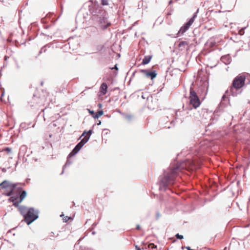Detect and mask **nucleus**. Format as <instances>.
<instances>
[{"label":"nucleus","mask_w":250,"mask_h":250,"mask_svg":"<svg viewBox=\"0 0 250 250\" xmlns=\"http://www.w3.org/2000/svg\"><path fill=\"white\" fill-rule=\"evenodd\" d=\"M188 159L185 160L175 166L170 165L167 170H164L163 177H160L159 190H166L170 189L169 186L175 183L176 178L180 171L187 169Z\"/></svg>","instance_id":"obj_1"},{"label":"nucleus","mask_w":250,"mask_h":250,"mask_svg":"<svg viewBox=\"0 0 250 250\" xmlns=\"http://www.w3.org/2000/svg\"><path fill=\"white\" fill-rule=\"evenodd\" d=\"M93 12L92 20L94 24L99 25L103 30H105L111 23L107 21V13L102 7L95 4L94 9H91Z\"/></svg>","instance_id":"obj_2"},{"label":"nucleus","mask_w":250,"mask_h":250,"mask_svg":"<svg viewBox=\"0 0 250 250\" xmlns=\"http://www.w3.org/2000/svg\"><path fill=\"white\" fill-rule=\"evenodd\" d=\"M245 81L246 77L245 75H238L232 81L229 92L227 90L226 93L229 94L230 93V94L233 97L237 96L238 94L241 93L242 90H241V88L244 86Z\"/></svg>","instance_id":"obj_3"},{"label":"nucleus","mask_w":250,"mask_h":250,"mask_svg":"<svg viewBox=\"0 0 250 250\" xmlns=\"http://www.w3.org/2000/svg\"><path fill=\"white\" fill-rule=\"evenodd\" d=\"M164 122H166L164 128H170L172 126H175V120L177 119V111L172 108L164 109Z\"/></svg>","instance_id":"obj_4"},{"label":"nucleus","mask_w":250,"mask_h":250,"mask_svg":"<svg viewBox=\"0 0 250 250\" xmlns=\"http://www.w3.org/2000/svg\"><path fill=\"white\" fill-rule=\"evenodd\" d=\"M95 4H94L91 1H89L85 3L83 7L80 11L79 15L76 17V20L80 16L81 14L83 15V21H86L88 20L92 19L93 13H92L91 9H94Z\"/></svg>","instance_id":"obj_5"},{"label":"nucleus","mask_w":250,"mask_h":250,"mask_svg":"<svg viewBox=\"0 0 250 250\" xmlns=\"http://www.w3.org/2000/svg\"><path fill=\"white\" fill-rule=\"evenodd\" d=\"M40 211L34 208H29L27 214L24 216V220L28 225H29L39 218Z\"/></svg>","instance_id":"obj_6"},{"label":"nucleus","mask_w":250,"mask_h":250,"mask_svg":"<svg viewBox=\"0 0 250 250\" xmlns=\"http://www.w3.org/2000/svg\"><path fill=\"white\" fill-rule=\"evenodd\" d=\"M193 83L192 82L190 87V92L188 99H189L190 104L194 108L196 109L200 105L201 102L196 92L193 90Z\"/></svg>","instance_id":"obj_7"},{"label":"nucleus","mask_w":250,"mask_h":250,"mask_svg":"<svg viewBox=\"0 0 250 250\" xmlns=\"http://www.w3.org/2000/svg\"><path fill=\"white\" fill-rule=\"evenodd\" d=\"M88 141V138L82 139L79 142L71 152L68 154V157H73L81 149V148Z\"/></svg>","instance_id":"obj_8"},{"label":"nucleus","mask_w":250,"mask_h":250,"mask_svg":"<svg viewBox=\"0 0 250 250\" xmlns=\"http://www.w3.org/2000/svg\"><path fill=\"white\" fill-rule=\"evenodd\" d=\"M138 72L144 75L147 78H150L151 80H153L157 76V73L155 70L150 71L148 69H140Z\"/></svg>","instance_id":"obj_9"},{"label":"nucleus","mask_w":250,"mask_h":250,"mask_svg":"<svg viewBox=\"0 0 250 250\" xmlns=\"http://www.w3.org/2000/svg\"><path fill=\"white\" fill-rule=\"evenodd\" d=\"M19 195H20V200H19L18 202H12L13 205L18 208L19 209V207L21 206L19 205V204L21 203L22 200L24 199V198L26 197L27 195L26 191L25 190H22L21 192H19Z\"/></svg>","instance_id":"obj_10"},{"label":"nucleus","mask_w":250,"mask_h":250,"mask_svg":"<svg viewBox=\"0 0 250 250\" xmlns=\"http://www.w3.org/2000/svg\"><path fill=\"white\" fill-rule=\"evenodd\" d=\"M16 185L17 187V184L12 183L9 181L4 180L0 184V187L3 189H10L12 188V186Z\"/></svg>","instance_id":"obj_11"},{"label":"nucleus","mask_w":250,"mask_h":250,"mask_svg":"<svg viewBox=\"0 0 250 250\" xmlns=\"http://www.w3.org/2000/svg\"><path fill=\"white\" fill-rule=\"evenodd\" d=\"M188 30V21L185 22L183 26H182L178 33L175 36L170 35L171 37L176 38L182 35Z\"/></svg>","instance_id":"obj_12"},{"label":"nucleus","mask_w":250,"mask_h":250,"mask_svg":"<svg viewBox=\"0 0 250 250\" xmlns=\"http://www.w3.org/2000/svg\"><path fill=\"white\" fill-rule=\"evenodd\" d=\"M199 9L198 8L196 12H195L192 15V17L188 20V28L194 22L195 19L197 18V14L199 12Z\"/></svg>","instance_id":"obj_13"},{"label":"nucleus","mask_w":250,"mask_h":250,"mask_svg":"<svg viewBox=\"0 0 250 250\" xmlns=\"http://www.w3.org/2000/svg\"><path fill=\"white\" fill-rule=\"evenodd\" d=\"M221 61L226 65H228L231 62V59L229 55H225L221 58Z\"/></svg>","instance_id":"obj_14"},{"label":"nucleus","mask_w":250,"mask_h":250,"mask_svg":"<svg viewBox=\"0 0 250 250\" xmlns=\"http://www.w3.org/2000/svg\"><path fill=\"white\" fill-rule=\"evenodd\" d=\"M93 133V130L92 129H90L88 131L84 130L81 136L79 137V139H80L83 136L84 137L83 139H85L88 138V140H89L90 136Z\"/></svg>","instance_id":"obj_15"},{"label":"nucleus","mask_w":250,"mask_h":250,"mask_svg":"<svg viewBox=\"0 0 250 250\" xmlns=\"http://www.w3.org/2000/svg\"><path fill=\"white\" fill-rule=\"evenodd\" d=\"M29 208L24 206H21L19 207V211L21 214L23 216L24 218V216H25L27 214V211L28 210Z\"/></svg>","instance_id":"obj_16"},{"label":"nucleus","mask_w":250,"mask_h":250,"mask_svg":"<svg viewBox=\"0 0 250 250\" xmlns=\"http://www.w3.org/2000/svg\"><path fill=\"white\" fill-rule=\"evenodd\" d=\"M221 109H220V107L218 106L216 109V110H215L214 112V118H212V123L214 124V121H215V122H216L218 120V117H219L220 115V113H221Z\"/></svg>","instance_id":"obj_17"},{"label":"nucleus","mask_w":250,"mask_h":250,"mask_svg":"<svg viewBox=\"0 0 250 250\" xmlns=\"http://www.w3.org/2000/svg\"><path fill=\"white\" fill-rule=\"evenodd\" d=\"M16 188V185L12 186V188L6 189L5 192L3 194L7 196H12L14 190Z\"/></svg>","instance_id":"obj_18"},{"label":"nucleus","mask_w":250,"mask_h":250,"mask_svg":"<svg viewBox=\"0 0 250 250\" xmlns=\"http://www.w3.org/2000/svg\"><path fill=\"white\" fill-rule=\"evenodd\" d=\"M40 101H41V100L39 98L36 97L35 95H34V97L32 98V100L30 102V103H31L30 106H36V105L32 104V103L34 104L35 102H36V104L38 105L42 104V103H41Z\"/></svg>","instance_id":"obj_19"},{"label":"nucleus","mask_w":250,"mask_h":250,"mask_svg":"<svg viewBox=\"0 0 250 250\" xmlns=\"http://www.w3.org/2000/svg\"><path fill=\"white\" fill-rule=\"evenodd\" d=\"M107 85L105 83H102L100 86V92L103 95H105L107 92Z\"/></svg>","instance_id":"obj_20"},{"label":"nucleus","mask_w":250,"mask_h":250,"mask_svg":"<svg viewBox=\"0 0 250 250\" xmlns=\"http://www.w3.org/2000/svg\"><path fill=\"white\" fill-rule=\"evenodd\" d=\"M151 58L152 56L151 55L145 56L143 59L142 64L144 65L148 64L150 62Z\"/></svg>","instance_id":"obj_21"},{"label":"nucleus","mask_w":250,"mask_h":250,"mask_svg":"<svg viewBox=\"0 0 250 250\" xmlns=\"http://www.w3.org/2000/svg\"><path fill=\"white\" fill-rule=\"evenodd\" d=\"M188 45V42L186 41H181L179 42L178 44V47L179 49L181 50H183L185 48V46Z\"/></svg>","instance_id":"obj_22"},{"label":"nucleus","mask_w":250,"mask_h":250,"mask_svg":"<svg viewBox=\"0 0 250 250\" xmlns=\"http://www.w3.org/2000/svg\"><path fill=\"white\" fill-rule=\"evenodd\" d=\"M19 200H20V195L19 194L12 196L9 199V200L11 202H18Z\"/></svg>","instance_id":"obj_23"},{"label":"nucleus","mask_w":250,"mask_h":250,"mask_svg":"<svg viewBox=\"0 0 250 250\" xmlns=\"http://www.w3.org/2000/svg\"><path fill=\"white\" fill-rule=\"evenodd\" d=\"M103 114L104 111L102 110H99L96 114H94V115L93 116V117L94 119H98Z\"/></svg>","instance_id":"obj_24"},{"label":"nucleus","mask_w":250,"mask_h":250,"mask_svg":"<svg viewBox=\"0 0 250 250\" xmlns=\"http://www.w3.org/2000/svg\"><path fill=\"white\" fill-rule=\"evenodd\" d=\"M121 114L123 115L124 118L128 121L130 122L132 119V116L131 114H125L124 113L120 112Z\"/></svg>","instance_id":"obj_25"},{"label":"nucleus","mask_w":250,"mask_h":250,"mask_svg":"<svg viewBox=\"0 0 250 250\" xmlns=\"http://www.w3.org/2000/svg\"><path fill=\"white\" fill-rule=\"evenodd\" d=\"M70 157H67V161L66 162V163L65 164V165L63 166V170L62 171V172L61 173V174H62L63 173V169L65 167L70 166L72 163V162L70 161H69V158H70Z\"/></svg>","instance_id":"obj_26"},{"label":"nucleus","mask_w":250,"mask_h":250,"mask_svg":"<svg viewBox=\"0 0 250 250\" xmlns=\"http://www.w3.org/2000/svg\"><path fill=\"white\" fill-rule=\"evenodd\" d=\"M182 101L184 103H185L186 104H188V100L187 99L186 93L184 95V97L182 99Z\"/></svg>","instance_id":"obj_27"},{"label":"nucleus","mask_w":250,"mask_h":250,"mask_svg":"<svg viewBox=\"0 0 250 250\" xmlns=\"http://www.w3.org/2000/svg\"><path fill=\"white\" fill-rule=\"evenodd\" d=\"M101 4L103 5H107L108 4V2L107 0H101Z\"/></svg>","instance_id":"obj_28"},{"label":"nucleus","mask_w":250,"mask_h":250,"mask_svg":"<svg viewBox=\"0 0 250 250\" xmlns=\"http://www.w3.org/2000/svg\"><path fill=\"white\" fill-rule=\"evenodd\" d=\"M175 237L178 239H182L184 238V236L182 235H180L179 233H177L175 235Z\"/></svg>","instance_id":"obj_29"},{"label":"nucleus","mask_w":250,"mask_h":250,"mask_svg":"<svg viewBox=\"0 0 250 250\" xmlns=\"http://www.w3.org/2000/svg\"><path fill=\"white\" fill-rule=\"evenodd\" d=\"M48 46V45H45L44 46H43L41 49L43 50V52H45L46 51V47Z\"/></svg>","instance_id":"obj_30"},{"label":"nucleus","mask_w":250,"mask_h":250,"mask_svg":"<svg viewBox=\"0 0 250 250\" xmlns=\"http://www.w3.org/2000/svg\"><path fill=\"white\" fill-rule=\"evenodd\" d=\"M160 216H161L160 213L159 212H157L156 213V219L157 220H158L160 218Z\"/></svg>","instance_id":"obj_31"},{"label":"nucleus","mask_w":250,"mask_h":250,"mask_svg":"<svg viewBox=\"0 0 250 250\" xmlns=\"http://www.w3.org/2000/svg\"><path fill=\"white\" fill-rule=\"evenodd\" d=\"M89 113L92 115V116L94 115L95 112L93 110H90V109H88Z\"/></svg>","instance_id":"obj_32"},{"label":"nucleus","mask_w":250,"mask_h":250,"mask_svg":"<svg viewBox=\"0 0 250 250\" xmlns=\"http://www.w3.org/2000/svg\"><path fill=\"white\" fill-rule=\"evenodd\" d=\"M69 219H70V217L66 216L65 219H63V221L66 222Z\"/></svg>","instance_id":"obj_33"},{"label":"nucleus","mask_w":250,"mask_h":250,"mask_svg":"<svg viewBox=\"0 0 250 250\" xmlns=\"http://www.w3.org/2000/svg\"><path fill=\"white\" fill-rule=\"evenodd\" d=\"M188 172L189 171V166L192 164V162L190 160V159L188 158Z\"/></svg>","instance_id":"obj_34"},{"label":"nucleus","mask_w":250,"mask_h":250,"mask_svg":"<svg viewBox=\"0 0 250 250\" xmlns=\"http://www.w3.org/2000/svg\"><path fill=\"white\" fill-rule=\"evenodd\" d=\"M135 249H136V250H141V248L139 247H138L137 245L135 246Z\"/></svg>","instance_id":"obj_35"},{"label":"nucleus","mask_w":250,"mask_h":250,"mask_svg":"<svg viewBox=\"0 0 250 250\" xmlns=\"http://www.w3.org/2000/svg\"><path fill=\"white\" fill-rule=\"evenodd\" d=\"M239 34L240 35H243L244 34V31L241 30V31H239Z\"/></svg>","instance_id":"obj_36"},{"label":"nucleus","mask_w":250,"mask_h":250,"mask_svg":"<svg viewBox=\"0 0 250 250\" xmlns=\"http://www.w3.org/2000/svg\"><path fill=\"white\" fill-rule=\"evenodd\" d=\"M97 224H98V223H96V222L94 223L92 225L93 227H96L97 226Z\"/></svg>","instance_id":"obj_37"},{"label":"nucleus","mask_w":250,"mask_h":250,"mask_svg":"<svg viewBox=\"0 0 250 250\" xmlns=\"http://www.w3.org/2000/svg\"><path fill=\"white\" fill-rule=\"evenodd\" d=\"M5 150H7L8 152L11 151V149L10 148H9V147L6 148Z\"/></svg>","instance_id":"obj_38"},{"label":"nucleus","mask_w":250,"mask_h":250,"mask_svg":"<svg viewBox=\"0 0 250 250\" xmlns=\"http://www.w3.org/2000/svg\"><path fill=\"white\" fill-rule=\"evenodd\" d=\"M226 98V95H224L222 97V100H224V99Z\"/></svg>","instance_id":"obj_39"},{"label":"nucleus","mask_w":250,"mask_h":250,"mask_svg":"<svg viewBox=\"0 0 250 250\" xmlns=\"http://www.w3.org/2000/svg\"><path fill=\"white\" fill-rule=\"evenodd\" d=\"M151 245H152V248H156L157 247V246L154 245L153 244H151Z\"/></svg>","instance_id":"obj_40"},{"label":"nucleus","mask_w":250,"mask_h":250,"mask_svg":"<svg viewBox=\"0 0 250 250\" xmlns=\"http://www.w3.org/2000/svg\"><path fill=\"white\" fill-rule=\"evenodd\" d=\"M43 52V50L42 49H41L39 53V55L42 53Z\"/></svg>","instance_id":"obj_41"},{"label":"nucleus","mask_w":250,"mask_h":250,"mask_svg":"<svg viewBox=\"0 0 250 250\" xmlns=\"http://www.w3.org/2000/svg\"><path fill=\"white\" fill-rule=\"evenodd\" d=\"M115 68H116L117 70H118V67H117V65H116L114 67H113L112 69H115Z\"/></svg>","instance_id":"obj_42"},{"label":"nucleus","mask_w":250,"mask_h":250,"mask_svg":"<svg viewBox=\"0 0 250 250\" xmlns=\"http://www.w3.org/2000/svg\"><path fill=\"white\" fill-rule=\"evenodd\" d=\"M101 124V121H99V122L97 123L98 125H100Z\"/></svg>","instance_id":"obj_43"},{"label":"nucleus","mask_w":250,"mask_h":250,"mask_svg":"<svg viewBox=\"0 0 250 250\" xmlns=\"http://www.w3.org/2000/svg\"><path fill=\"white\" fill-rule=\"evenodd\" d=\"M140 226H139V225H138L136 226V229H140Z\"/></svg>","instance_id":"obj_44"},{"label":"nucleus","mask_w":250,"mask_h":250,"mask_svg":"<svg viewBox=\"0 0 250 250\" xmlns=\"http://www.w3.org/2000/svg\"><path fill=\"white\" fill-rule=\"evenodd\" d=\"M98 106H99V107H100V108L102 107V104H98Z\"/></svg>","instance_id":"obj_45"},{"label":"nucleus","mask_w":250,"mask_h":250,"mask_svg":"<svg viewBox=\"0 0 250 250\" xmlns=\"http://www.w3.org/2000/svg\"><path fill=\"white\" fill-rule=\"evenodd\" d=\"M136 71L134 72L133 73V74H132V76H131V77H133V76H134L135 74V73H136Z\"/></svg>","instance_id":"obj_46"},{"label":"nucleus","mask_w":250,"mask_h":250,"mask_svg":"<svg viewBox=\"0 0 250 250\" xmlns=\"http://www.w3.org/2000/svg\"><path fill=\"white\" fill-rule=\"evenodd\" d=\"M184 248H186V249H187V250H188V247H182V249H184Z\"/></svg>","instance_id":"obj_47"},{"label":"nucleus","mask_w":250,"mask_h":250,"mask_svg":"<svg viewBox=\"0 0 250 250\" xmlns=\"http://www.w3.org/2000/svg\"><path fill=\"white\" fill-rule=\"evenodd\" d=\"M172 3V0H170L169 1V4H170Z\"/></svg>","instance_id":"obj_48"},{"label":"nucleus","mask_w":250,"mask_h":250,"mask_svg":"<svg viewBox=\"0 0 250 250\" xmlns=\"http://www.w3.org/2000/svg\"><path fill=\"white\" fill-rule=\"evenodd\" d=\"M2 76V72L1 71V70H0V78Z\"/></svg>","instance_id":"obj_49"},{"label":"nucleus","mask_w":250,"mask_h":250,"mask_svg":"<svg viewBox=\"0 0 250 250\" xmlns=\"http://www.w3.org/2000/svg\"><path fill=\"white\" fill-rule=\"evenodd\" d=\"M188 250H194L190 248V247H188Z\"/></svg>","instance_id":"obj_50"},{"label":"nucleus","mask_w":250,"mask_h":250,"mask_svg":"<svg viewBox=\"0 0 250 250\" xmlns=\"http://www.w3.org/2000/svg\"><path fill=\"white\" fill-rule=\"evenodd\" d=\"M92 234L93 235H94V234H95V231H93V232H92Z\"/></svg>","instance_id":"obj_51"},{"label":"nucleus","mask_w":250,"mask_h":250,"mask_svg":"<svg viewBox=\"0 0 250 250\" xmlns=\"http://www.w3.org/2000/svg\"><path fill=\"white\" fill-rule=\"evenodd\" d=\"M7 56H5V60H7Z\"/></svg>","instance_id":"obj_52"},{"label":"nucleus","mask_w":250,"mask_h":250,"mask_svg":"<svg viewBox=\"0 0 250 250\" xmlns=\"http://www.w3.org/2000/svg\"><path fill=\"white\" fill-rule=\"evenodd\" d=\"M2 171H5V168H3V169H2Z\"/></svg>","instance_id":"obj_53"},{"label":"nucleus","mask_w":250,"mask_h":250,"mask_svg":"<svg viewBox=\"0 0 250 250\" xmlns=\"http://www.w3.org/2000/svg\"><path fill=\"white\" fill-rule=\"evenodd\" d=\"M35 125V124H34L32 125V127H34Z\"/></svg>","instance_id":"obj_54"},{"label":"nucleus","mask_w":250,"mask_h":250,"mask_svg":"<svg viewBox=\"0 0 250 250\" xmlns=\"http://www.w3.org/2000/svg\"><path fill=\"white\" fill-rule=\"evenodd\" d=\"M8 42H11V40L10 39H8Z\"/></svg>","instance_id":"obj_55"},{"label":"nucleus","mask_w":250,"mask_h":250,"mask_svg":"<svg viewBox=\"0 0 250 250\" xmlns=\"http://www.w3.org/2000/svg\"><path fill=\"white\" fill-rule=\"evenodd\" d=\"M19 190L21 189V188H18Z\"/></svg>","instance_id":"obj_56"},{"label":"nucleus","mask_w":250,"mask_h":250,"mask_svg":"<svg viewBox=\"0 0 250 250\" xmlns=\"http://www.w3.org/2000/svg\"><path fill=\"white\" fill-rule=\"evenodd\" d=\"M184 107H185V105H184V104H183V107L184 108Z\"/></svg>","instance_id":"obj_57"},{"label":"nucleus","mask_w":250,"mask_h":250,"mask_svg":"<svg viewBox=\"0 0 250 250\" xmlns=\"http://www.w3.org/2000/svg\"><path fill=\"white\" fill-rule=\"evenodd\" d=\"M227 249V247H225L224 250H225Z\"/></svg>","instance_id":"obj_58"},{"label":"nucleus","mask_w":250,"mask_h":250,"mask_svg":"<svg viewBox=\"0 0 250 250\" xmlns=\"http://www.w3.org/2000/svg\"><path fill=\"white\" fill-rule=\"evenodd\" d=\"M176 1H178V0H176Z\"/></svg>","instance_id":"obj_59"}]
</instances>
